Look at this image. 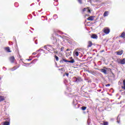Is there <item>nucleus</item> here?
<instances>
[{"label": "nucleus", "instance_id": "obj_1", "mask_svg": "<svg viewBox=\"0 0 125 125\" xmlns=\"http://www.w3.org/2000/svg\"><path fill=\"white\" fill-rule=\"evenodd\" d=\"M52 43L53 44V45H47L44 46V48L48 51H49V50L51 51H53V50H54V48H53V46H55V44L57 43V39H56V38L53 37Z\"/></svg>", "mask_w": 125, "mask_h": 125}, {"label": "nucleus", "instance_id": "obj_2", "mask_svg": "<svg viewBox=\"0 0 125 125\" xmlns=\"http://www.w3.org/2000/svg\"><path fill=\"white\" fill-rule=\"evenodd\" d=\"M103 32L106 35H108L110 33V28L109 27H104L103 30Z\"/></svg>", "mask_w": 125, "mask_h": 125}, {"label": "nucleus", "instance_id": "obj_3", "mask_svg": "<svg viewBox=\"0 0 125 125\" xmlns=\"http://www.w3.org/2000/svg\"><path fill=\"white\" fill-rule=\"evenodd\" d=\"M55 33H56V36H57L58 38H62V36L58 35V34H60V35H62V34H63L62 32H61L60 30H57L55 31Z\"/></svg>", "mask_w": 125, "mask_h": 125}, {"label": "nucleus", "instance_id": "obj_4", "mask_svg": "<svg viewBox=\"0 0 125 125\" xmlns=\"http://www.w3.org/2000/svg\"><path fill=\"white\" fill-rule=\"evenodd\" d=\"M6 121L5 122H4V125H10V118H7L6 119Z\"/></svg>", "mask_w": 125, "mask_h": 125}, {"label": "nucleus", "instance_id": "obj_5", "mask_svg": "<svg viewBox=\"0 0 125 125\" xmlns=\"http://www.w3.org/2000/svg\"><path fill=\"white\" fill-rule=\"evenodd\" d=\"M9 60L11 63H14L15 61V58L14 57V56H11L9 58Z\"/></svg>", "mask_w": 125, "mask_h": 125}, {"label": "nucleus", "instance_id": "obj_6", "mask_svg": "<svg viewBox=\"0 0 125 125\" xmlns=\"http://www.w3.org/2000/svg\"><path fill=\"white\" fill-rule=\"evenodd\" d=\"M119 64H121L122 65H125V58L120 60V62H118Z\"/></svg>", "mask_w": 125, "mask_h": 125}, {"label": "nucleus", "instance_id": "obj_7", "mask_svg": "<svg viewBox=\"0 0 125 125\" xmlns=\"http://www.w3.org/2000/svg\"><path fill=\"white\" fill-rule=\"evenodd\" d=\"M73 105L75 107H76V106H77V105H78V101H77V100H76V99L73 100Z\"/></svg>", "mask_w": 125, "mask_h": 125}, {"label": "nucleus", "instance_id": "obj_8", "mask_svg": "<svg viewBox=\"0 0 125 125\" xmlns=\"http://www.w3.org/2000/svg\"><path fill=\"white\" fill-rule=\"evenodd\" d=\"M91 38L92 39H95L96 40H97V39L98 38V37L97 36V35L96 34H93L91 35Z\"/></svg>", "mask_w": 125, "mask_h": 125}, {"label": "nucleus", "instance_id": "obj_9", "mask_svg": "<svg viewBox=\"0 0 125 125\" xmlns=\"http://www.w3.org/2000/svg\"><path fill=\"white\" fill-rule=\"evenodd\" d=\"M88 73H89L90 74H91L92 75H94V76H95L96 73L95 72L92 71V70H86Z\"/></svg>", "mask_w": 125, "mask_h": 125}, {"label": "nucleus", "instance_id": "obj_10", "mask_svg": "<svg viewBox=\"0 0 125 125\" xmlns=\"http://www.w3.org/2000/svg\"><path fill=\"white\" fill-rule=\"evenodd\" d=\"M82 81H83V79H82V78L81 77L77 78L76 83H81V82H82Z\"/></svg>", "mask_w": 125, "mask_h": 125}, {"label": "nucleus", "instance_id": "obj_11", "mask_svg": "<svg viewBox=\"0 0 125 125\" xmlns=\"http://www.w3.org/2000/svg\"><path fill=\"white\" fill-rule=\"evenodd\" d=\"M68 61H69L63 59L62 60H61L60 61V63H64V62H65V63H68Z\"/></svg>", "mask_w": 125, "mask_h": 125}, {"label": "nucleus", "instance_id": "obj_12", "mask_svg": "<svg viewBox=\"0 0 125 125\" xmlns=\"http://www.w3.org/2000/svg\"><path fill=\"white\" fill-rule=\"evenodd\" d=\"M5 50H6V51H7V52L8 53L11 52V50H10V48H9V47H7L5 48Z\"/></svg>", "mask_w": 125, "mask_h": 125}, {"label": "nucleus", "instance_id": "obj_13", "mask_svg": "<svg viewBox=\"0 0 125 125\" xmlns=\"http://www.w3.org/2000/svg\"><path fill=\"white\" fill-rule=\"evenodd\" d=\"M109 15V11H105L104 13V17H106Z\"/></svg>", "mask_w": 125, "mask_h": 125}, {"label": "nucleus", "instance_id": "obj_14", "mask_svg": "<svg viewBox=\"0 0 125 125\" xmlns=\"http://www.w3.org/2000/svg\"><path fill=\"white\" fill-rule=\"evenodd\" d=\"M101 71L102 73H104V75H107V70H106V69H101Z\"/></svg>", "mask_w": 125, "mask_h": 125}, {"label": "nucleus", "instance_id": "obj_15", "mask_svg": "<svg viewBox=\"0 0 125 125\" xmlns=\"http://www.w3.org/2000/svg\"><path fill=\"white\" fill-rule=\"evenodd\" d=\"M123 53H124L123 50H121V51L117 52V55H122V54H123Z\"/></svg>", "mask_w": 125, "mask_h": 125}, {"label": "nucleus", "instance_id": "obj_16", "mask_svg": "<svg viewBox=\"0 0 125 125\" xmlns=\"http://www.w3.org/2000/svg\"><path fill=\"white\" fill-rule=\"evenodd\" d=\"M125 32H123L122 34L120 36V38H123V39H125Z\"/></svg>", "mask_w": 125, "mask_h": 125}, {"label": "nucleus", "instance_id": "obj_17", "mask_svg": "<svg viewBox=\"0 0 125 125\" xmlns=\"http://www.w3.org/2000/svg\"><path fill=\"white\" fill-rule=\"evenodd\" d=\"M35 60H36V61H38V59H35L34 60H33L32 61V62H30V63H26L25 64L26 65V66H30L32 64V63H33V62H34V61H35Z\"/></svg>", "mask_w": 125, "mask_h": 125}, {"label": "nucleus", "instance_id": "obj_18", "mask_svg": "<svg viewBox=\"0 0 125 125\" xmlns=\"http://www.w3.org/2000/svg\"><path fill=\"white\" fill-rule=\"evenodd\" d=\"M92 46V42H91V41H89L87 47H91Z\"/></svg>", "mask_w": 125, "mask_h": 125}, {"label": "nucleus", "instance_id": "obj_19", "mask_svg": "<svg viewBox=\"0 0 125 125\" xmlns=\"http://www.w3.org/2000/svg\"><path fill=\"white\" fill-rule=\"evenodd\" d=\"M4 97L0 95V102H2V101H4Z\"/></svg>", "mask_w": 125, "mask_h": 125}, {"label": "nucleus", "instance_id": "obj_20", "mask_svg": "<svg viewBox=\"0 0 125 125\" xmlns=\"http://www.w3.org/2000/svg\"><path fill=\"white\" fill-rule=\"evenodd\" d=\"M88 20H89V21H93L94 19H93V17L92 16H90L89 18H88Z\"/></svg>", "mask_w": 125, "mask_h": 125}, {"label": "nucleus", "instance_id": "obj_21", "mask_svg": "<svg viewBox=\"0 0 125 125\" xmlns=\"http://www.w3.org/2000/svg\"><path fill=\"white\" fill-rule=\"evenodd\" d=\"M18 68H19V67H17V66H14L13 68H11V71H15Z\"/></svg>", "mask_w": 125, "mask_h": 125}, {"label": "nucleus", "instance_id": "obj_22", "mask_svg": "<svg viewBox=\"0 0 125 125\" xmlns=\"http://www.w3.org/2000/svg\"><path fill=\"white\" fill-rule=\"evenodd\" d=\"M74 62H75V60H74V59H72L71 61H68V62L71 63V64L73 63H74Z\"/></svg>", "mask_w": 125, "mask_h": 125}, {"label": "nucleus", "instance_id": "obj_23", "mask_svg": "<svg viewBox=\"0 0 125 125\" xmlns=\"http://www.w3.org/2000/svg\"><path fill=\"white\" fill-rule=\"evenodd\" d=\"M73 81L74 83H77V77H73Z\"/></svg>", "mask_w": 125, "mask_h": 125}, {"label": "nucleus", "instance_id": "obj_24", "mask_svg": "<svg viewBox=\"0 0 125 125\" xmlns=\"http://www.w3.org/2000/svg\"><path fill=\"white\" fill-rule=\"evenodd\" d=\"M55 58L56 61H58L59 60V58H58V57L56 55L55 56Z\"/></svg>", "mask_w": 125, "mask_h": 125}, {"label": "nucleus", "instance_id": "obj_25", "mask_svg": "<svg viewBox=\"0 0 125 125\" xmlns=\"http://www.w3.org/2000/svg\"><path fill=\"white\" fill-rule=\"evenodd\" d=\"M54 19H57V18H58V17L57 16V15H54L53 16Z\"/></svg>", "mask_w": 125, "mask_h": 125}, {"label": "nucleus", "instance_id": "obj_26", "mask_svg": "<svg viewBox=\"0 0 125 125\" xmlns=\"http://www.w3.org/2000/svg\"><path fill=\"white\" fill-rule=\"evenodd\" d=\"M86 109V107L85 106H82V109L83 110V111H84V110H85Z\"/></svg>", "mask_w": 125, "mask_h": 125}, {"label": "nucleus", "instance_id": "obj_27", "mask_svg": "<svg viewBox=\"0 0 125 125\" xmlns=\"http://www.w3.org/2000/svg\"><path fill=\"white\" fill-rule=\"evenodd\" d=\"M75 55H76V56H79V52L76 51Z\"/></svg>", "mask_w": 125, "mask_h": 125}, {"label": "nucleus", "instance_id": "obj_28", "mask_svg": "<svg viewBox=\"0 0 125 125\" xmlns=\"http://www.w3.org/2000/svg\"><path fill=\"white\" fill-rule=\"evenodd\" d=\"M86 10H87V8H84L83 9V12H84V11H86Z\"/></svg>", "mask_w": 125, "mask_h": 125}, {"label": "nucleus", "instance_id": "obj_29", "mask_svg": "<svg viewBox=\"0 0 125 125\" xmlns=\"http://www.w3.org/2000/svg\"><path fill=\"white\" fill-rule=\"evenodd\" d=\"M66 76V77H69V73H65L63 75V76Z\"/></svg>", "mask_w": 125, "mask_h": 125}, {"label": "nucleus", "instance_id": "obj_30", "mask_svg": "<svg viewBox=\"0 0 125 125\" xmlns=\"http://www.w3.org/2000/svg\"><path fill=\"white\" fill-rule=\"evenodd\" d=\"M78 0V2H79V3H80V4H82V3H83L82 0Z\"/></svg>", "mask_w": 125, "mask_h": 125}, {"label": "nucleus", "instance_id": "obj_31", "mask_svg": "<svg viewBox=\"0 0 125 125\" xmlns=\"http://www.w3.org/2000/svg\"><path fill=\"white\" fill-rule=\"evenodd\" d=\"M104 125H108V122H104Z\"/></svg>", "mask_w": 125, "mask_h": 125}, {"label": "nucleus", "instance_id": "obj_32", "mask_svg": "<svg viewBox=\"0 0 125 125\" xmlns=\"http://www.w3.org/2000/svg\"><path fill=\"white\" fill-rule=\"evenodd\" d=\"M63 50H64V47H62V48H61V51H63Z\"/></svg>", "mask_w": 125, "mask_h": 125}, {"label": "nucleus", "instance_id": "obj_33", "mask_svg": "<svg viewBox=\"0 0 125 125\" xmlns=\"http://www.w3.org/2000/svg\"><path fill=\"white\" fill-rule=\"evenodd\" d=\"M117 123L118 124H120V121L119 120V116L117 118Z\"/></svg>", "mask_w": 125, "mask_h": 125}, {"label": "nucleus", "instance_id": "obj_34", "mask_svg": "<svg viewBox=\"0 0 125 125\" xmlns=\"http://www.w3.org/2000/svg\"><path fill=\"white\" fill-rule=\"evenodd\" d=\"M123 84L125 85V80H123Z\"/></svg>", "mask_w": 125, "mask_h": 125}, {"label": "nucleus", "instance_id": "obj_35", "mask_svg": "<svg viewBox=\"0 0 125 125\" xmlns=\"http://www.w3.org/2000/svg\"><path fill=\"white\" fill-rule=\"evenodd\" d=\"M110 85H111V84H107L105 85V86H110Z\"/></svg>", "mask_w": 125, "mask_h": 125}, {"label": "nucleus", "instance_id": "obj_36", "mask_svg": "<svg viewBox=\"0 0 125 125\" xmlns=\"http://www.w3.org/2000/svg\"><path fill=\"white\" fill-rule=\"evenodd\" d=\"M43 51V50L42 49H41L38 50V51Z\"/></svg>", "mask_w": 125, "mask_h": 125}, {"label": "nucleus", "instance_id": "obj_37", "mask_svg": "<svg viewBox=\"0 0 125 125\" xmlns=\"http://www.w3.org/2000/svg\"><path fill=\"white\" fill-rule=\"evenodd\" d=\"M59 71H62L63 70V68H62L61 69H59Z\"/></svg>", "mask_w": 125, "mask_h": 125}, {"label": "nucleus", "instance_id": "obj_38", "mask_svg": "<svg viewBox=\"0 0 125 125\" xmlns=\"http://www.w3.org/2000/svg\"><path fill=\"white\" fill-rule=\"evenodd\" d=\"M71 53H72L71 51H70V52H68V55H71Z\"/></svg>", "mask_w": 125, "mask_h": 125}, {"label": "nucleus", "instance_id": "obj_39", "mask_svg": "<svg viewBox=\"0 0 125 125\" xmlns=\"http://www.w3.org/2000/svg\"><path fill=\"white\" fill-rule=\"evenodd\" d=\"M89 119H88V121H87V124H88V125H89Z\"/></svg>", "mask_w": 125, "mask_h": 125}, {"label": "nucleus", "instance_id": "obj_40", "mask_svg": "<svg viewBox=\"0 0 125 125\" xmlns=\"http://www.w3.org/2000/svg\"><path fill=\"white\" fill-rule=\"evenodd\" d=\"M36 54H37V53H35V52H34V53H32V55H36Z\"/></svg>", "mask_w": 125, "mask_h": 125}, {"label": "nucleus", "instance_id": "obj_41", "mask_svg": "<svg viewBox=\"0 0 125 125\" xmlns=\"http://www.w3.org/2000/svg\"><path fill=\"white\" fill-rule=\"evenodd\" d=\"M122 87L123 89L125 90V85H124V86H122Z\"/></svg>", "mask_w": 125, "mask_h": 125}, {"label": "nucleus", "instance_id": "obj_42", "mask_svg": "<svg viewBox=\"0 0 125 125\" xmlns=\"http://www.w3.org/2000/svg\"><path fill=\"white\" fill-rule=\"evenodd\" d=\"M31 60H32V59H27L28 61H31Z\"/></svg>", "mask_w": 125, "mask_h": 125}, {"label": "nucleus", "instance_id": "obj_43", "mask_svg": "<svg viewBox=\"0 0 125 125\" xmlns=\"http://www.w3.org/2000/svg\"><path fill=\"white\" fill-rule=\"evenodd\" d=\"M35 43L36 44H38V42L37 41H35Z\"/></svg>", "mask_w": 125, "mask_h": 125}, {"label": "nucleus", "instance_id": "obj_44", "mask_svg": "<svg viewBox=\"0 0 125 125\" xmlns=\"http://www.w3.org/2000/svg\"><path fill=\"white\" fill-rule=\"evenodd\" d=\"M70 51V49H67V50H66V51Z\"/></svg>", "mask_w": 125, "mask_h": 125}, {"label": "nucleus", "instance_id": "obj_45", "mask_svg": "<svg viewBox=\"0 0 125 125\" xmlns=\"http://www.w3.org/2000/svg\"><path fill=\"white\" fill-rule=\"evenodd\" d=\"M55 53H58V52H55Z\"/></svg>", "mask_w": 125, "mask_h": 125}, {"label": "nucleus", "instance_id": "obj_46", "mask_svg": "<svg viewBox=\"0 0 125 125\" xmlns=\"http://www.w3.org/2000/svg\"><path fill=\"white\" fill-rule=\"evenodd\" d=\"M88 12H90V10H88Z\"/></svg>", "mask_w": 125, "mask_h": 125}, {"label": "nucleus", "instance_id": "obj_47", "mask_svg": "<svg viewBox=\"0 0 125 125\" xmlns=\"http://www.w3.org/2000/svg\"><path fill=\"white\" fill-rule=\"evenodd\" d=\"M38 0V2L40 1V0Z\"/></svg>", "mask_w": 125, "mask_h": 125}, {"label": "nucleus", "instance_id": "obj_48", "mask_svg": "<svg viewBox=\"0 0 125 125\" xmlns=\"http://www.w3.org/2000/svg\"><path fill=\"white\" fill-rule=\"evenodd\" d=\"M4 68H5V67H3V69H4Z\"/></svg>", "mask_w": 125, "mask_h": 125}, {"label": "nucleus", "instance_id": "obj_49", "mask_svg": "<svg viewBox=\"0 0 125 125\" xmlns=\"http://www.w3.org/2000/svg\"><path fill=\"white\" fill-rule=\"evenodd\" d=\"M0 80H1V78H0Z\"/></svg>", "mask_w": 125, "mask_h": 125}, {"label": "nucleus", "instance_id": "obj_50", "mask_svg": "<svg viewBox=\"0 0 125 125\" xmlns=\"http://www.w3.org/2000/svg\"><path fill=\"white\" fill-rule=\"evenodd\" d=\"M42 17H44V16H42Z\"/></svg>", "mask_w": 125, "mask_h": 125}, {"label": "nucleus", "instance_id": "obj_51", "mask_svg": "<svg viewBox=\"0 0 125 125\" xmlns=\"http://www.w3.org/2000/svg\"><path fill=\"white\" fill-rule=\"evenodd\" d=\"M103 51H104V50L102 51V52H103Z\"/></svg>", "mask_w": 125, "mask_h": 125}, {"label": "nucleus", "instance_id": "obj_52", "mask_svg": "<svg viewBox=\"0 0 125 125\" xmlns=\"http://www.w3.org/2000/svg\"><path fill=\"white\" fill-rule=\"evenodd\" d=\"M42 9H41V10L40 11H42Z\"/></svg>", "mask_w": 125, "mask_h": 125}, {"label": "nucleus", "instance_id": "obj_53", "mask_svg": "<svg viewBox=\"0 0 125 125\" xmlns=\"http://www.w3.org/2000/svg\"><path fill=\"white\" fill-rule=\"evenodd\" d=\"M99 91H101V90H99Z\"/></svg>", "mask_w": 125, "mask_h": 125}, {"label": "nucleus", "instance_id": "obj_54", "mask_svg": "<svg viewBox=\"0 0 125 125\" xmlns=\"http://www.w3.org/2000/svg\"><path fill=\"white\" fill-rule=\"evenodd\" d=\"M32 30H34V28H32Z\"/></svg>", "mask_w": 125, "mask_h": 125}]
</instances>
